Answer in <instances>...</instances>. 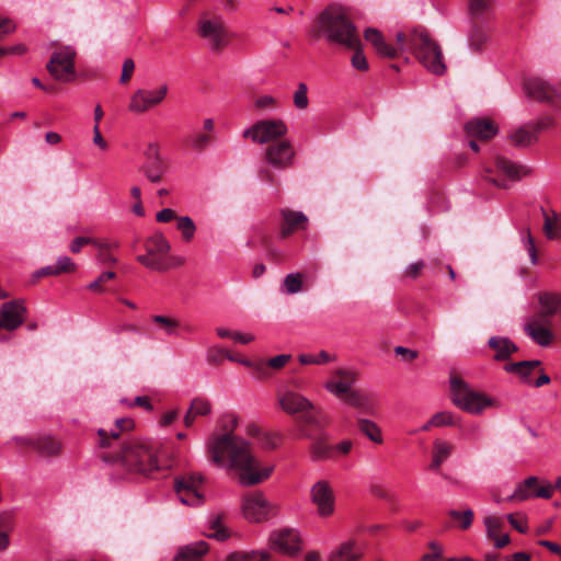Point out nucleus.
<instances>
[{
    "label": "nucleus",
    "instance_id": "obj_1",
    "mask_svg": "<svg viewBox=\"0 0 561 561\" xmlns=\"http://www.w3.org/2000/svg\"><path fill=\"white\" fill-rule=\"evenodd\" d=\"M207 451L215 465L234 471L243 486L265 481L274 470L273 466L261 467L252 454L250 443L232 433L211 435L207 442Z\"/></svg>",
    "mask_w": 561,
    "mask_h": 561
},
{
    "label": "nucleus",
    "instance_id": "obj_2",
    "mask_svg": "<svg viewBox=\"0 0 561 561\" xmlns=\"http://www.w3.org/2000/svg\"><path fill=\"white\" fill-rule=\"evenodd\" d=\"M159 451V445L151 440L129 438L104 451L101 458L127 473L149 477L162 469Z\"/></svg>",
    "mask_w": 561,
    "mask_h": 561
},
{
    "label": "nucleus",
    "instance_id": "obj_3",
    "mask_svg": "<svg viewBox=\"0 0 561 561\" xmlns=\"http://www.w3.org/2000/svg\"><path fill=\"white\" fill-rule=\"evenodd\" d=\"M317 37L323 36L328 42L346 48L360 45L356 26L346 15L345 10L336 4L327 7L318 16L313 26Z\"/></svg>",
    "mask_w": 561,
    "mask_h": 561
},
{
    "label": "nucleus",
    "instance_id": "obj_4",
    "mask_svg": "<svg viewBox=\"0 0 561 561\" xmlns=\"http://www.w3.org/2000/svg\"><path fill=\"white\" fill-rule=\"evenodd\" d=\"M410 48L417 60L431 73L442 76L446 71L443 53L439 45L431 38L425 28H414L410 32Z\"/></svg>",
    "mask_w": 561,
    "mask_h": 561
},
{
    "label": "nucleus",
    "instance_id": "obj_5",
    "mask_svg": "<svg viewBox=\"0 0 561 561\" xmlns=\"http://www.w3.org/2000/svg\"><path fill=\"white\" fill-rule=\"evenodd\" d=\"M451 402L462 411L479 415L488 408H497L500 402L482 392L476 391L462 378H450Z\"/></svg>",
    "mask_w": 561,
    "mask_h": 561
},
{
    "label": "nucleus",
    "instance_id": "obj_6",
    "mask_svg": "<svg viewBox=\"0 0 561 561\" xmlns=\"http://www.w3.org/2000/svg\"><path fill=\"white\" fill-rule=\"evenodd\" d=\"M198 35L211 51L220 53L230 43V33L221 15L204 14L198 20Z\"/></svg>",
    "mask_w": 561,
    "mask_h": 561
},
{
    "label": "nucleus",
    "instance_id": "obj_7",
    "mask_svg": "<svg viewBox=\"0 0 561 561\" xmlns=\"http://www.w3.org/2000/svg\"><path fill=\"white\" fill-rule=\"evenodd\" d=\"M146 254L137 256V261L144 266L164 272L171 268V264L162 256L168 254L171 250V245L167 238L161 232H156L153 236L148 238L145 243Z\"/></svg>",
    "mask_w": 561,
    "mask_h": 561
},
{
    "label": "nucleus",
    "instance_id": "obj_8",
    "mask_svg": "<svg viewBox=\"0 0 561 561\" xmlns=\"http://www.w3.org/2000/svg\"><path fill=\"white\" fill-rule=\"evenodd\" d=\"M552 494L553 485L549 481L530 476L516 485L507 500L511 502H525L535 497L548 500Z\"/></svg>",
    "mask_w": 561,
    "mask_h": 561
},
{
    "label": "nucleus",
    "instance_id": "obj_9",
    "mask_svg": "<svg viewBox=\"0 0 561 561\" xmlns=\"http://www.w3.org/2000/svg\"><path fill=\"white\" fill-rule=\"evenodd\" d=\"M76 50L71 46L61 47L55 51L48 64V72L58 81L69 82L75 78Z\"/></svg>",
    "mask_w": 561,
    "mask_h": 561
},
{
    "label": "nucleus",
    "instance_id": "obj_10",
    "mask_svg": "<svg viewBox=\"0 0 561 561\" xmlns=\"http://www.w3.org/2000/svg\"><path fill=\"white\" fill-rule=\"evenodd\" d=\"M287 131V126L282 119H264L245 129L243 137L250 138L253 142L267 144L282 138Z\"/></svg>",
    "mask_w": 561,
    "mask_h": 561
},
{
    "label": "nucleus",
    "instance_id": "obj_11",
    "mask_svg": "<svg viewBox=\"0 0 561 561\" xmlns=\"http://www.w3.org/2000/svg\"><path fill=\"white\" fill-rule=\"evenodd\" d=\"M524 89L527 96L561 110V89L552 87L543 79L538 77L528 78L524 82Z\"/></svg>",
    "mask_w": 561,
    "mask_h": 561
},
{
    "label": "nucleus",
    "instance_id": "obj_12",
    "mask_svg": "<svg viewBox=\"0 0 561 561\" xmlns=\"http://www.w3.org/2000/svg\"><path fill=\"white\" fill-rule=\"evenodd\" d=\"M364 37L373 45L379 56L390 59L396 58L399 51L403 50L407 41L410 43V34L407 35L403 32H398L396 35V41L399 47L397 48L386 43L381 32L373 27H369L365 31Z\"/></svg>",
    "mask_w": 561,
    "mask_h": 561
},
{
    "label": "nucleus",
    "instance_id": "obj_13",
    "mask_svg": "<svg viewBox=\"0 0 561 561\" xmlns=\"http://www.w3.org/2000/svg\"><path fill=\"white\" fill-rule=\"evenodd\" d=\"M204 478L201 473H194L187 477L176 478L174 488L183 504L198 506L204 502V496L198 491Z\"/></svg>",
    "mask_w": 561,
    "mask_h": 561
},
{
    "label": "nucleus",
    "instance_id": "obj_14",
    "mask_svg": "<svg viewBox=\"0 0 561 561\" xmlns=\"http://www.w3.org/2000/svg\"><path fill=\"white\" fill-rule=\"evenodd\" d=\"M167 93V84H161L157 90L138 89L130 98L128 110L137 114L145 113L159 105Z\"/></svg>",
    "mask_w": 561,
    "mask_h": 561
},
{
    "label": "nucleus",
    "instance_id": "obj_15",
    "mask_svg": "<svg viewBox=\"0 0 561 561\" xmlns=\"http://www.w3.org/2000/svg\"><path fill=\"white\" fill-rule=\"evenodd\" d=\"M272 505L261 492L249 493L243 497L242 512L244 517L254 523L268 518Z\"/></svg>",
    "mask_w": 561,
    "mask_h": 561
},
{
    "label": "nucleus",
    "instance_id": "obj_16",
    "mask_svg": "<svg viewBox=\"0 0 561 561\" xmlns=\"http://www.w3.org/2000/svg\"><path fill=\"white\" fill-rule=\"evenodd\" d=\"M264 157L273 168L286 169L294 163L295 150L289 140H278L266 147Z\"/></svg>",
    "mask_w": 561,
    "mask_h": 561
},
{
    "label": "nucleus",
    "instance_id": "obj_17",
    "mask_svg": "<svg viewBox=\"0 0 561 561\" xmlns=\"http://www.w3.org/2000/svg\"><path fill=\"white\" fill-rule=\"evenodd\" d=\"M311 502L317 507L320 517H330L334 513L335 497L328 481L320 480L314 483L310 491Z\"/></svg>",
    "mask_w": 561,
    "mask_h": 561
},
{
    "label": "nucleus",
    "instance_id": "obj_18",
    "mask_svg": "<svg viewBox=\"0 0 561 561\" xmlns=\"http://www.w3.org/2000/svg\"><path fill=\"white\" fill-rule=\"evenodd\" d=\"M270 543L273 550L293 557L301 549L299 534L294 529H279L273 531L270 537Z\"/></svg>",
    "mask_w": 561,
    "mask_h": 561
},
{
    "label": "nucleus",
    "instance_id": "obj_19",
    "mask_svg": "<svg viewBox=\"0 0 561 561\" xmlns=\"http://www.w3.org/2000/svg\"><path fill=\"white\" fill-rule=\"evenodd\" d=\"M26 308L23 300L4 302L0 310V330L14 331L24 322Z\"/></svg>",
    "mask_w": 561,
    "mask_h": 561
},
{
    "label": "nucleus",
    "instance_id": "obj_20",
    "mask_svg": "<svg viewBox=\"0 0 561 561\" xmlns=\"http://www.w3.org/2000/svg\"><path fill=\"white\" fill-rule=\"evenodd\" d=\"M468 45L473 51H481L490 38L493 19H469Z\"/></svg>",
    "mask_w": 561,
    "mask_h": 561
},
{
    "label": "nucleus",
    "instance_id": "obj_21",
    "mask_svg": "<svg viewBox=\"0 0 561 561\" xmlns=\"http://www.w3.org/2000/svg\"><path fill=\"white\" fill-rule=\"evenodd\" d=\"M357 380V374L350 369H336L333 377L325 382V389L337 398H344Z\"/></svg>",
    "mask_w": 561,
    "mask_h": 561
},
{
    "label": "nucleus",
    "instance_id": "obj_22",
    "mask_svg": "<svg viewBox=\"0 0 561 561\" xmlns=\"http://www.w3.org/2000/svg\"><path fill=\"white\" fill-rule=\"evenodd\" d=\"M134 427V421L131 419H117L114 427L111 430L99 428L98 445L104 449L115 448L117 444L122 443L121 435L124 431H130Z\"/></svg>",
    "mask_w": 561,
    "mask_h": 561
},
{
    "label": "nucleus",
    "instance_id": "obj_23",
    "mask_svg": "<svg viewBox=\"0 0 561 561\" xmlns=\"http://www.w3.org/2000/svg\"><path fill=\"white\" fill-rule=\"evenodd\" d=\"M279 404L285 412L289 414L305 412L307 413L306 421L314 422V417L309 414V411L313 409V405L304 396L288 391L279 399Z\"/></svg>",
    "mask_w": 561,
    "mask_h": 561
},
{
    "label": "nucleus",
    "instance_id": "obj_24",
    "mask_svg": "<svg viewBox=\"0 0 561 561\" xmlns=\"http://www.w3.org/2000/svg\"><path fill=\"white\" fill-rule=\"evenodd\" d=\"M146 156L147 162L141 167V171L151 183H159L164 174V164L159 157L158 146L150 144Z\"/></svg>",
    "mask_w": 561,
    "mask_h": 561
},
{
    "label": "nucleus",
    "instance_id": "obj_25",
    "mask_svg": "<svg viewBox=\"0 0 561 561\" xmlns=\"http://www.w3.org/2000/svg\"><path fill=\"white\" fill-rule=\"evenodd\" d=\"M280 215L283 217V224L279 232V237L282 239L288 238L299 229H306L308 217L302 211L283 208L280 209Z\"/></svg>",
    "mask_w": 561,
    "mask_h": 561
},
{
    "label": "nucleus",
    "instance_id": "obj_26",
    "mask_svg": "<svg viewBox=\"0 0 561 561\" xmlns=\"http://www.w3.org/2000/svg\"><path fill=\"white\" fill-rule=\"evenodd\" d=\"M465 130L471 138L489 140L497 134L499 128L491 119L473 118L465 125Z\"/></svg>",
    "mask_w": 561,
    "mask_h": 561
},
{
    "label": "nucleus",
    "instance_id": "obj_27",
    "mask_svg": "<svg viewBox=\"0 0 561 561\" xmlns=\"http://www.w3.org/2000/svg\"><path fill=\"white\" fill-rule=\"evenodd\" d=\"M488 346L494 351L493 359L496 362H506L518 351L517 345L506 336H491Z\"/></svg>",
    "mask_w": 561,
    "mask_h": 561
},
{
    "label": "nucleus",
    "instance_id": "obj_28",
    "mask_svg": "<svg viewBox=\"0 0 561 561\" xmlns=\"http://www.w3.org/2000/svg\"><path fill=\"white\" fill-rule=\"evenodd\" d=\"M344 402L359 410V412L373 415L375 413V404L371 397L360 389H353L344 398Z\"/></svg>",
    "mask_w": 561,
    "mask_h": 561
},
{
    "label": "nucleus",
    "instance_id": "obj_29",
    "mask_svg": "<svg viewBox=\"0 0 561 561\" xmlns=\"http://www.w3.org/2000/svg\"><path fill=\"white\" fill-rule=\"evenodd\" d=\"M363 556L359 543L350 539L341 543L339 548L330 554L329 561H358Z\"/></svg>",
    "mask_w": 561,
    "mask_h": 561
},
{
    "label": "nucleus",
    "instance_id": "obj_30",
    "mask_svg": "<svg viewBox=\"0 0 561 561\" xmlns=\"http://www.w3.org/2000/svg\"><path fill=\"white\" fill-rule=\"evenodd\" d=\"M541 362L538 359L522 360L517 363H508L504 365V370L510 374H515L519 377L523 383L531 385L533 369L540 366Z\"/></svg>",
    "mask_w": 561,
    "mask_h": 561
},
{
    "label": "nucleus",
    "instance_id": "obj_31",
    "mask_svg": "<svg viewBox=\"0 0 561 561\" xmlns=\"http://www.w3.org/2000/svg\"><path fill=\"white\" fill-rule=\"evenodd\" d=\"M208 551V543L204 540L183 546L179 549L174 561H198Z\"/></svg>",
    "mask_w": 561,
    "mask_h": 561
},
{
    "label": "nucleus",
    "instance_id": "obj_32",
    "mask_svg": "<svg viewBox=\"0 0 561 561\" xmlns=\"http://www.w3.org/2000/svg\"><path fill=\"white\" fill-rule=\"evenodd\" d=\"M62 449V444L51 435H41L36 437L35 448L39 455L45 457H57Z\"/></svg>",
    "mask_w": 561,
    "mask_h": 561
},
{
    "label": "nucleus",
    "instance_id": "obj_33",
    "mask_svg": "<svg viewBox=\"0 0 561 561\" xmlns=\"http://www.w3.org/2000/svg\"><path fill=\"white\" fill-rule=\"evenodd\" d=\"M494 0H468L469 19H493Z\"/></svg>",
    "mask_w": 561,
    "mask_h": 561
},
{
    "label": "nucleus",
    "instance_id": "obj_34",
    "mask_svg": "<svg viewBox=\"0 0 561 561\" xmlns=\"http://www.w3.org/2000/svg\"><path fill=\"white\" fill-rule=\"evenodd\" d=\"M496 170L504 173L511 180H519L528 173L524 167H520L504 157H497L495 160Z\"/></svg>",
    "mask_w": 561,
    "mask_h": 561
},
{
    "label": "nucleus",
    "instance_id": "obj_35",
    "mask_svg": "<svg viewBox=\"0 0 561 561\" xmlns=\"http://www.w3.org/2000/svg\"><path fill=\"white\" fill-rule=\"evenodd\" d=\"M225 515L222 513H214L208 518V528L213 530L208 535L209 538H214L218 541H225L229 538L230 534L224 525Z\"/></svg>",
    "mask_w": 561,
    "mask_h": 561
},
{
    "label": "nucleus",
    "instance_id": "obj_36",
    "mask_svg": "<svg viewBox=\"0 0 561 561\" xmlns=\"http://www.w3.org/2000/svg\"><path fill=\"white\" fill-rule=\"evenodd\" d=\"M539 305L542 311L550 314H557L561 307V295L557 293L545 291L538 296Z\"/></svg>",
    "mask_w": 561,
    "mask_h": 561
},
{
    "label": "nucleus",
    "instance_id": "obj_37",
    "mask_svg": "<svg viewBox=\"0 0 561 561\" xmlns=\"http://www.w3.org/2000/svg\"><path fill=\"white\" fill-rule=\"evenodd\" d=\"M524 331L540 346H548L553 340L550 328L524 325Z\"/></svg>",
    "mask_w": 561,
    "mask_h": 561
},
{
    "label": "nucleus",
    "instance_id": "obj_38",
    "mask_svg": "<svg viewBox=\"0 0 561 561\" xmlns=\"http://www.w3.org/2000/svg\"><path fill=\"white\" fill-rule=\"evenodd\" d=\"M357 426L359 432L368 437L371 442L376 444L382 443L381 431L375 422L367 419H358Z\"/></svg>",
    "mask_w": 561,
    "mask_h": 561
},
{
    "label": "nucleus",
    "instance_id": "obj_39",
    "mask_svg": "<svg viewBox=\"0 0 561 561\" xmlns=\"http://www.w3.org/2000/svg\"><path fill=\"white\" fill-rule=\"evenodd\" d=\"M545 222H543V232L546 237L550 240L560 239L561 238V224L558 225V215L557 213H552V216L548 215L543 211Z\"/></svg>",
    "mask_w": 561,
    "mask_h": 561
},
{
    "label": "nucleus",
    "instance_id": "obj_40",
    "mask_svg": "<svg viewBox=\"0 0 561 561\" xmlns=\"http://www.w3.org/2000/svg\"><path fill=\"white\" fill-rule=\"evenodd\" d=\"M311 458L314 461L324 460L333 457V448L329 446L325 440L317 439L312 443L311 448Z\"/></svg>",
    "mask_w": 561,
    "mask_h": 561
},
{
    "label": "nucleus",
    "instance_id": "obj_41",
    "mask_svg": "<svg viewBox=\"0 0 561 561\" xmlns=\"http://www.w3.org/2000/svg\"><path fill=\"white\" fill-rule=\"evenodd\" d=\"M302 365H323L336 359L335 355L321 351L318 355L313 354H300L298 357Z\"/></svg>",
    "mask_w": 561,
    "mask_h": 561
},
{
    "label": "nucleus",
    "instance_id": "obj_42",
    "mask_svg": "<svg viewBox=\"0 0 561 561\" xmlns=\"http://www.w3.org/2000/svg\"><path fill=\"white\" fill-rule=\"evenodd\" d=\"M448 515L453 520L458 522V527L462 530L469 529L471 527L474 517V513L470 508L463 512L450 510Z\"/></svg>",
    "mask_w": 561,
    "mask_h": 561
},
{
    "label": "nucleus",
    "instance_id": "obj_43",
    "mask_svg": "<svg viewBox=\"0 0 561 561\" xmlns=\"http://www.w3.org/2000/svg\"><path fill=\"white\" fill-rule=\"evenodd\" d=\"M510 138L515 146H528L537 140L535 133L524 127L512 133Z\"/></svg>",
    "mask_w": 561,
    "mask_h": 561
},
{
    "label": "nucleus",
    "instance_id": "obj_44",
    "mask_svg": "<svg viewBox=\"0 0 561 561\" xmlns=\"http://www.w3.org/2000/svg\"><path fill=\"white\" fill-rule=\"evenodd\" d=\"M178 229L181 231L183 239L190 242L194 238L196 226L191 217L182 216L178 218Z\"/></svg>",
    "mask_w": 561,
    "mask_h": 561
},
{
    "label": "nucleus",
    "instance_id": "obj_45",
    "mask_svg": "<svg viewBox=\"0 0 561 561\" xmlns=\"http://www.w3.org/2000/svg\"><path fill=\"white\" fill-rule=\"evenodd\" d=\"M152 322L160 325L168 335H176L178 328L180 327V322L173 318L165 316H152Z\"/></svg>",
    "mask_w": 561,
    "mask_h": 561
},
{
    "label": "nucleus",
    "instance_id": "obj_46",
    "mask_svg": "<svg viewBox=\"0 0 561 561\" xmlns=\"http://www.w3.org/2000/svg\"><path fill=\"white\" fill-rule=\"evenodd\" d=\"M283 285L287 294H297L302 289V275L300 273L288 274L284 278Z\"/></svg>",
    "mask_w": 561,
    "mask_h": 561
},
{
    "label": "nucleus",
    "instance_id": "obj_47",
    "mask_svg": "<svg viewBox=\"0 0 561 561\" xmlns=\"http://www.w3.org/2000/svg\"><path fill=\"white\" fill-rule=\"evenodd\" d=\"M294 105L297 110H306L309 105V99H308V87L306 83L300 82L297 85V89L294 93Z\"/></svg>",
    "mask_w": 561,
    "mask_h": 561
},
{
    "label": "nucleus",
    "instance_id": "obj_48",
    "mask_svg": "<svg viewBox=\"0 0 561 561\" xmlns=\"http://www.w3.org/2000/svg\"><path fill=\"white\" fill-rule=\"evenodd\" d=\"M453 445L446 440L436 439L433 447V456L443 462L450 456Z\"/></svg>",
    "mask_w": 561,
    "mask_h": 561
},
{
    "label": "nucleus",
    "instance_id": "obj_49",
    "mask_svg": "<svg viewBox=\"0 0 561 561\" xmlns=\"http://www.w3.org/2000/svg\"><path fill=\"white\" fill-rule=\"evenodd\" d=\"M190 410L193 411L194 415H207L211 411L210 402L205 398H195L191 402Z\"/></svg>",
    "mask_w": 561,
    "mask_h": 561
},
{
    "label": "nucleus",
    "instance_id": "obj_50",
    "mask_svg": "<svg viewBox=\"0 0 561 561\" xmlns=\"http://www.w3.org/2000/svg\"><path fill=\"white\" fill-rule=\"evenodd\" d=\"M11 516L8 513L0 514V551L5 550L9 547L10 540L5 531L10 524Z\"/></svg>",
    "mask_w": 561,
    "mask_h": 561
},
{
    "label": "nucleus",
    "instance_id": "obj_51",
    "mask_svg": "<svg viewBox=\"0 0 561 561\" xmlns=\"http://www.w3.org/2000/svg\"><path fill=\"white\" fill-rule=\"evenodd\" d=\"M190 145L193 149L203 151L211 141V136L208 134L196 133L188 138Z\"/></svg>",
    "mask_w": 561,
    "mask_h": 561
},
{
    "label": "nucleus",
    "instance_id": "obj_52",
    "mask_svg": "<svg viewBox=\"0 0 561 561\" xmlns=\"http://www.w3.org/2000/svg\"><path fill=\"white\" fill-rule=\"evenodd\" d=\"M115 273L112 271L103 272L95 280L90 283L87 288L94 293H104L103 284L115 277Z\"/></svg>",
    "mask_w": 561,
    "mask_h": 561
},
{
    "label": "nucleus",
    "instance_id": "obj_53",
    "mask_svg": "<svg viewBox=\"0 0 561 561\" xmlns=\"http://www.w3.org/2000/svg\"><path fill=\"white\" fill-rule=\"evenodd\" d=\"M431 424L435 427L450 426L455 424V419L450 412H437L431 417Z\"/></svg>",
    "mask_w": 561,
    "mask_h": 561
},
{
    "label": "nucleus",
    "instance_id": "obj_54",
    "mask_svg": "<svg viewBox=\"0 0 561 561\" xmlns=\"http://www.w3.org/2000/svg\"><path fill=\"white\" fill-rule=\"evenodd\" d=\"M360 46H362V44L356 48H351L352 50H354L351 61H352V66L355 69L360 70V71H366V70H368L369 66H368V61H367L363 50L360 49Z\"/></svg>",
    "mask_w": 561,
    "mask_h": 561
},
{
    "label": "nucleus",
    "instance_id": "obj_55",
    "mask_svg": "<svg viewBox=\"0 0 561 561\" xmlns=\"http://www.w3.org/2000/svg\"><path fill=\"white\" fill-rule=\"evenodd\" d=\"M551 324V316L540 310L539 312L535 313L525 325L550 328Z\"/></svg>",
    "mask_w": 561,
    "mask_h": 561
},
{
    "label": "nucleus",
    "instance_id": "obj_56",
    "mask_svg": "<svg viewBox=\"0 0 561 561\" xmlns=\"http://www.w3.org/2000/svg\"><path fill=\"white\" fill-rule=\"evenodd\" d=\"M484 525L486 528V535L489 538H495V535L501 530L503 523L499 517L488 516L484 519Z\"/></svg>",
    "mask_w": 561,
    "mask_h": 561
},
{
    "label": "nucleus",
    "instance_id": "obj_57",
    "mask_svg": "<svg viewBox=\"0 0 561 561\" xmlns=\"http://www.w3.org/2000/svg\"><path fill=\"white\" fill-rule=\"evenodd\" d=\"M524 242H525L526 250L529 254L531 264L533 265L538 264L537 250L535 247L534 238H533L529 229L526 230V236L524 237Z\"/></svg>",
    "mask_w": 561,
    "mask_h": 561
},
{
    "label": "nucleus",
    "instance_id": "obj_58",
    "mask_svg": "<svg viewBox=\"0 0 561 561\" xmlns=\"http://www.w3.org/2000/svg\"><path fill=\"white\" fill-rule=\"evenodd\" d=\"M87 244H92V245L99 244V240H96L94 238H89V237H77L70 243V251L72 253H79L81 248Z\"/></svg>",
    "mask_w": 561,
    "mask_h": 561
},
{
    "label": "nucleus",
    "instance_id": "obj_59",
    "mask_svg": "<svg viewBox=\"0 0 561 561\" xmlns=\"http://www.w3.org/2000/svg\"><path fill=\"white\" fill-rule=\"evenodd\" d=\"M226 356H228V351L221 347H210L207 351V360L210 364H220Z\"/></svg>",
    "mask_w": 561,
    "mask_h": 561
},
{
    "label": "nucleus",
    "instance_id": "obj_60",
    "mask_svg": "<svg viewBox=\"0 0 561 561\" xmlns=\"http://www.w3.org/2000/svg\"><path fill=\"white\" fill-rule=\"evenodd\" d=\"M424 267H425V263L422 260L411 263L404 270V275H405V277L415 279L416 277H419L421 275Z\"/></svg>",
    "mask_w": 561,
    "mask_h": 561
},
{
    "label": "nucleus",
    "instance_id": "obj_61",
    "mask_svg": "<svg viewBox=\"0 0 561 561\" xmlns=\"http://www.w3.org/2000/svg\"><path fill=\"white\" fill-rule=\"evenodd\" d=\"M135 70V62L131 58H126L122 67L121 82L126 83L130 80Z\"/></svg>",
    "mask_w": 561,
    "mask_h": 561
},
{
    "label": "nucleus",
    "instance_id": "obj_62",
    "mask_svg": "<svg viewBox=\"0 0 561 561\" xmlns=\"http://www.w3.org/2000/svg\"><path fill=\"white\" fill-rule=\"evenodd\" d=\"M507 520L518 533L525 534L527 531V520L525 517H516L515 514H508Z\"/></svg>",
    "mask_w": 561,
    "mask_h": 561
},
{
    "label": "nucleus",
    "instance_id": "obj_63",
    "mask_svg": "<svg viewBox=\"0 0 561 561\" xmlns=\"http://www.w3.org/2000/svg\"><path fill=\"white\" fill-rule=\"evenodd\" d=\"M291 359L289 354H280L270 358L266 365L273 369H279L284 367Z\"/></svg>",
    "mask_w": 561,
    "mask_h": 561
},
{
    "label": "nucleus",
    "instance_id": "obj_64",
    "mask_svg": "<svg viewBox=\"0 0 561 561\" xmlns=\"http://www.w3.org/2000/svg\"><path fill=\"white\" fill-rule=\"evenodd\" d=\"M55 265H57V268L60 272V274L73 272L76 270L73 261L68 256H60Z\"/></svg>",
    "mask_w": 561,
    "mask_h": 561
}]
</instances>
